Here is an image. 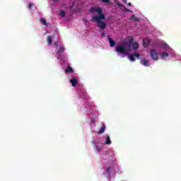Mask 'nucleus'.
Segmentation results:
<instances>
[{"instance_id": "f257e3e1", "label": "nucleus", "mask_w": 181, "mask_h": 181, "mask_svg": "<svg viewBox=\"0 0 181 181\" xmlns=\"http://www.w3.org/2000/svg\"><path fill=\"white\" fill-rule=\"evenodd\" d=\"M90 13H98V16H95L92 17V21L97 23L98 27L100 28L101 30H104L107 28V23L103 22L105 19V15L103 13V8L100 7H92L89 9Z\"/></svg>"}, {"instance_id": "f03ea898", "label": "nucleus", "mask_w": 181, "mask_h": 181, "mask_svg": "<svg viewBox=\"0 0 181 181\" xmlns=\"http://www.w3.org/2000/svg\"><path fill=\"white\" fill-rule=\"evenodd\" d=\"M116 52L117 53H120V54H124L125 56H128L129 54L128 49H127L123 45H117L116 47Z\"/></svg>"}, {"instance_id": "7ed1b4c3", "label": "nucleus", "mask_w": 181, "mask_h": 181, "mask_svg": "<svg viewBox=\"0 0 181 181\" xmlns=\"http://www.w3.org/2000/svg\"><path fill=\"white\" fill-rule=\"evenodd\" d=\"M150 56L153 60H158V52H156V49H151L150 52Z\"/></svg>"}, {"instance_id": "20e7f679", "label": "nucleus", "mask_w": 181, "mask_h": 181, "mask_svg": "<svg viewBox=\"0 0 181 181\" xmlns=\"http://www.w3.org/2000/svg\"><path fill=\"white\" fill-rule=\"evenodd\" d=\"M135 57H137V59H141V54H139L138 52H134L133 54L129 57V59L130 62H135Z\"/></svg>"}, {"instance_id": "39448f33", "label": "nucleus", "mask_w": 181, "mask_h": 181, "mask_svg": "<svg viewBox=\"0 0 181 181\" xmlns=\"http://www.w3.org/2000/svg\"><path fill=\"white\" fill-rule=\"evenodd\" d=\"M69 83H71L73 87H76V86L77 85V83H78V81H77V78H72L70 79Z\"/></svg>"}, {"instance_id": "423d86ee", "label": "nucleus", "mask_w": 181, "mask_h": 181, "mask_svg": "<svg viewBox=\"0 0 181 181\" xmlns=\"http://www.w3.org/2000/svg\"><path fill=\"white\" fill-rule=\"evenodd\" d=\"M141 64L145 66V67H149V61L146 59H144L141 61Z\"/></svg>"}, {"instance_id": "0eeeda50", "label": "nucleus", "mask_w": 181, "mask_h": 181, "mask_svg": "<svg viewBox=\"0 0 181 181\" xmlns=\"http://www.w3.org/2000/svg\"><path fill=\"white\" fill-rule=\"evenodd\" d=\"M105 124H103L99 132H98V135H100V134H104V132H105Z\"/></svg>"}, {"instance_id": "6e6552de", "label": "nucleus", "mask_w": 181, "mask_h": 181, "mask_svg": "<svg viewBox=\"0 0 181 181\" xmlns=\"http://www.w3.org/2000/svg\"><path fill=\"white\" fill-rule=\"evenodd\" d=\"M65 73H74V70H73L71 66H68L65 69Z\"/></svg>"}, {"instance_id": "1a4fd4ad", "label": "nucleus", "mask_w": 181, "mask_h": 181, "mask_svg": "<svg viewBox=\"0 0 181 181\" xmlns=\"http://www.w3.org/2000/svg\"><path fill=\"white\" fill-rule=\"evenodd\" d=\"M108 40L110 47H114V46H115V42L114 41V40H112L111 37H109Z\"/></svg>"}, {"instance_id": "9d476101", "label": "nucleus", "mask_w": 181, "mask_h": 181, "mask_svg": "<svg viewBox=\"0 0 181 181\" xmlns=\"http://www.w3.org/2000/svg\"><path fill=\"white\" fill-rule=\"evenodd\" d=\"M47 42L49 45H52V43H53V40L52 39V35H47Z\"/></svg>"}, {"instance_id": "9b49d317", "label": "nucleus", "mask_w": 181, "mask_h": 181, "mask_svg": "<svg viewBox=\"0 0 181 181\" xmlns=\"http://www.w3.org/2000/svg\"><path fill=\"white\" fill-rule=\"evenodd\" d=\"M64 53V47H59V49L58 51V54L59 56H62V54H63Z\"/></svg>"}, {"instance_id": "f8f14e48", "label": "nucleus", "mask_w": 181, "mask_h": 181, "mask_svg": "<svg viewBox=\"0 0 181 181\" xmlns=\"http://www.w3.org/2000/svg\"><path fill=\"white\" fill-rule=\"evenodd\" d=\"M162 59H166V57H169V54L166 52H163L161 53Z\"/></svg>"}, {"instance_id": "ddd939ff", "label": "nucleus", "mask_w": 181, "mask_h": 181, "mask_svg": "<svg viewBox=\"0 0 181 181\" xmlns=\"http://www.w3.org/2000/svg\"><path fill=\"white\" fill-rule=\"evenodd\" d=\"M105 143L106 144V145H111V139H110V136H107Z\"/></svg>"}, {"instance_id": "4468645a", "label": "nucleus", "mask_w": 181, "mask_h": 181, "mask_svg": "<svg viewBox=\"0 0 181 181\" xmlns=\"http://www.w3.org/2000/svg\"><path fill=\"white\" fill-rule=\"evenodd\" d=\"M40 23H42V25H45V26H47V22L46 21V19H45V18L40 19Z\"/></svg>"}, {"instance_id": "2eb2a0df", "label": "nucleus", "mask_w": 181, "mask_h": 181, "mask_svg": "<svg viewBox=\"0 0 181 181\" xmlns=\"http://www.w3.org/2000/svg\"><path fill=\"white\" fill-rule=\"evenodd\" d=\"M138 47H139V46H138V42H134V43L132 44V48H133L134 50L138 49Z\"/></svg>"}, {"instance_id": "dca6fc26", "label": "nucleus", "mask_w": 181, "mask_h": 181, "mask_svg": "<svg viewBox=\"0 0 181 181\" xmlns=\"http://www.w3.org/2000/svg\"><path fill=\"white\" fill-rule=\"evenodd\" d=\"M119 9H120L121 11H122L123 12H125V9H127V8L124 7V6H123L122 4H121V5H119Z\"/></svg>"}, {"instance_id": "f3484780", "label": "nucleus", "mask_w": 181, "mask_h": 181, "mask_svg": "<svg viewBox=\"0 0 181 181\" xmlns=\"http://www.w3.org/2000/svg\"><path fill=\"white\" fill-rule=\"evenodd\" d=\"M131 20L135 21V22H138V21H139V19H138V18H136V17H135V15H133L131 16Z\"/></svg>"}, {"instance_id": "a211bd4d", "label": "nucleus", "mask_w": 181, "mask_h": 181, "mask_svg": "<svg viewBox=\"0 0 181 181\" xmlns=\"http://www.w3.org/2000/svg\"><path fill=\"white\" fill-rule=\"evenodd\" d=\"M150 42L149 40H147V43L145 42V40H143V46L144 47H146V46H148V45H149Z\"/></svg>"}, {"instance_id": "6ab92c4d", "label": "nucleus", "mask_w": 181, "mask_h": 181, "mask_svg": "<svg viewBox=\"0 0 181 181\" xmlns=\"http://www.w3.org/2000/svg\"><path fill=\"white\" fill-rule=\"evenodd\" d=\"M134 44V38L131 37L128 41V45H131Z\"/></svg>"}, {"instance_id": "aec40b11", "label": "nucleus", "mask_w": 181, "mask_h": 181, "mask_svg": "<svg viewBox=\"0 0 181 181\" xmlns=\"http://www.w3.org/2000/svg\"><path fill=\"white\" fill-rule=\"evenodd\" d=\"M59 15L62 16V18H64V16H66V13L63 11H61Z\"/></svg>"}, {"instance_id": "412c9836", "label": "nucleus", "mask_w": 181, "mask_h": 181, "mask_svg": "<svg viewBox=\"0 0 181 181\" xmlns=\"http://www.w3.org/2000/svg\"><path fill=\"white\" fill-rule=\"evenodd\" d=\"M162 47H163V49H169V45L167 43H164L162 45Z\"/></svg>"}, {"instance_id": "4be33fe9", "label": "nucleus", "mask_w": 181, "mask_h": 181, "mask_svg": "<svg viewBox=\"0 0 181 181\" xmlns=\"http://www.w3.org/2000/svg\"><path fill=\"white\" fill-rule=\"evenodd\" d=\"M95 149H96V151H98V152L101 151V146L96 145L95 146Z\"/></svg>"}, {"instance_id": "5701e85b", "label": "nucleus", "mask_w": 181, "mask_h": 181, "mask_svg": "<svg viewBox=\"0 0 181 181\" xmlns=\"http://www.w3.org/2000/svg\"><path fill=\"white\" fill-rule=\"evenodd\" d=\"M110 170H111V167H108L106 170L107 175H110V173H111Z\"/></svg>"}, {"instance_id": "b1692460", "label": "nucleus", "mask_w": 181, "mask_h": 181, "mask_svg": "<svg viewBox=\"0 0 181 181\" xmlns=\"http://www.w3.org/2000/svg\"><path fill=\"white\" fill-rule=\"evenodd\" d=\"M115 4H116V5H117V6H119L121 5V3H119V1H118V0H115Z\"/></svg>"}, {"instance_id": "393cba45", "label": "nucleus", "mask_w": 181, "mask_h": 181, "mask_svg": "<svg viewBox=\"0 0 181 181\" xmlns=\"http://www.w3.org/2000/svg\"><path fill=\"white\" fill-rule=\"evenodd\" d=\"M32 6H33V4L32 3H28L29 9H32Z\"/></svg>"}, {"instance_id": "a878e982", "label": "nucleus", "mask_w": 181, "mask_h": 181, "mask_svg": "<svg viewBox=\"0 0 181 181\" xmlns=\"http://www.w3.org/2000/svg\"><path fill=\"white\" fill-rule=\"evenodd\" d=\"M54 45L56 46V47H57L59 46V42H54Z\"/></svg>"}, {"instance_id": "bb28decb", "label": "nucleus", "mask_w": 181, "mask_h": 181, "mask_svg": "<svg viewBox=\"0 0 181 181\" xmlns=\"http://www.w3.org/2000/svg\"><path fill=\"white\" fill-rule=\"evenodd\" d=\"M102 2H105L106 4H108L110 2V0H101Z\"/></svg>"}, {"instance_id": "cd10ccee", "label": "nucleus", "mask_w": 181, "mask_h": 181, "mask_svg": "<svg viewBox=\"0 0 181 181\" xmlns=\"http://www.w3.org/2000/svg\"><path fill=\"white\" fill-rule=\"evenodd\" d=\"M83 22H84L85 25H87V23H89V22L87 21V20H86V19H83Z\"/></svg>"}, {"instance_id": "c85d7f7f", "label": "nucleus", "mask_w": 181, "mask_h": 181, "mask_svg": "<svg viewBox=\"0 0 181 181\" xmlns=\"http://www.w3.org/2000/svg\"><path fill=\"white\" fill-rule=\"evenodd\" d=\"M124 12H131V9H128L126 8V9L124 10Z\"/></svg>"}, {"instance_id": "c756f323", "label": "nucleus", "mask_w": 181, "mask_h": 181, "mask_svg": "<svg viewBox=\"0 0 181 181\" xmlns=\"http://www.w3.org/2000/svg\"><path fill=\"white\" fill-rule=\"evenodd\" d=\"M91 144H92L93 146H95V143L94 141H91Z\"/></svg>"}, {"instance_id": "7c9ffc66", "label": "nucleus", "mask_w": 181, "mask_h": 181, "mask_svg": "<svg viewBox=\"0 0 181 181\" xmlns=\"http://www.w3.org/2000/svg\"><path fill=\"white\" fill-rule=\"evenodd\" d=\"M123 2H124V4H127V0H123Z\"/></svg>"}, {"instance_id": "2f4dec72", "label": "nucleus", "mask_w": 181, "mask_h": 181, "mask_svg": "<svg viewBox=\"0 0 181 181\" xmlns=\"http://www.w3.org/2000/svg\"><path fill=\"white\" fill-rule=\"evenodd\" d=\"M102 36H105V34L104 33H103Z\"/></svg>"}, {"instance_id": "473e14b6", "label": "nucleus", "mask_w": 181, "mask_h": 181, "mask_svg": "<svg viewBox=\"0 0 181 181\" xmlns=\"http://www.w3.org/2000/svg\"><path fill=\"white\" fill-rule=\"evenodd\" d=\"M128 5H129V6H131L132 4H131V3H129Z\"/></svg>"}, {"instance_id": "72a5a7b5", "label": "nucleus", "mask_w": 181, "mask_h": 181, "mask_svg": "<svg viewBox=\"0 0 181 181\" xmlns=\"http://www.w3.org/2000/svg\"><path fill=\"white\" fill-rule=\"evenodd\" d=\"M70 8H71V9H72L73 8V6H71Z\"/></svg>"}, {"instance_id": "f704fd0d", "label": "nucleus", "mask_w": 181, "mask_h": 181, "mask_svg": "<svg viewBox=\"0 0 181 181\" xmlns=\"http://www.w3.org/2000/svg\"><path fill=\"white\" fill-rule=\"evenodd\" d=\"M55 1H58V0H55Z\"/></svg>"}]
</instances>
